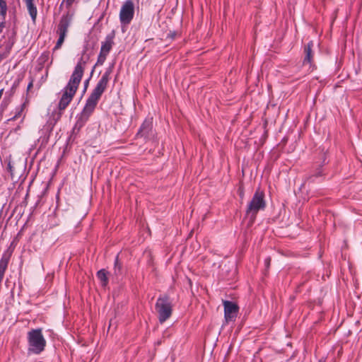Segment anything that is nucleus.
<instances>
[{
  "mask_svg": "<svg viewBox=\"0 0 362 362\" xmlns=\"http://www.w3.org/2000/svg\"><path fill=\"white\" fill-rule=\"evenodd\" d=\"M118 268V270L119 271L120 267L118 265V258L117 257L115 262V269L116 270Z\"/></svg>",
  "mask_w": 362,
  "mask_h": 362,
  "instance_id": "nucleus-20",
  "label": "nucleus"
},
{
  "mask_svg": "<svg viewBox=\"0 0 362 362\" xmlns=\"http://www.w3.org/2000/svg\"><path fill=\"white\" fill-rule=\"evenodd\" d=\"M69 26V22L68 19L66 18H62L58 25L57 33L66 35Z\"/></svg>",
  "mask_w": 362,
  "mask_h": 362,
  "instance_id": "nucleus-11",
  "label": "nucleus"
},
{
  "mask_svg": "<svg viewBox=\"0 0 362 362\" xmlns=\"http://www.w3.org/2000/svg\"><path fill=\"white\" fill-rule=\"evenodd\" d=\"M58 34H59V39L57 42L55 47L53 49L54 51L59 49L61 47L62 45L63 44V42L64 41L65 37H66V35L61 34V33H58Z\"/></svg>",
  "mask_w": 362,
  "mask_h": 362,
  "instance_id": "nucleus-15",
  "label": "nucleus"
},
{
  "mask_svg": "<svg viewBox=\"0 0 362 362\" xmlns=\"http://www.w3.org/2000/svg\"><path fill=\"white\" fill-rule=\"evenodd\" d=\"M134 15V4L132 0H127L121 7L119 12V21L123 25L131 23Z\"/></svg>",
  "mask_w": 362,
  "mask_h": 362,
  "instance_id": "nucleus-6",
  "label": "nucleus"
},
{
  "mask_svg": "<svg viewBox=\"0 0 362 362\" xmlns=\"http://www.w3.org/2000/svg\"><path fill=\"white\" fill-rule=\"evenodd\" d=\"M88 83V81H86V83H85V86H87Z\"/></svg>",
  "mask_w": 362,
  "mask_h": 362,
  "instance_id": "nucleus-23",
  "label": "nucleus"
},
{
  "mask_svg": "<svg viewBox=\"0 0 362 362\" xmlns=\"http://www.w3.org/2000/svg\"><path fill=\"white\" fill-rule=\"evenodd\" d=\"M75 0H63V3H65L67 6H70L73 4Z\"/></svg>",
  "mask_w": 362,
  "mask_h": 362,
  "instance_id": "nucleus-19",
  "label": "nucleus"
},
{
  "mask_svg": "<svg viewBox=\"0 0 362 362\" xmlns=\"http://www.w3.org/2000/svg\"><path fill=\"white\" fill-rule=\"evenodd\" d=\"M319 362H322V360L319 361Z\"/></svg>",
  "mask_w": 362,
  "mask_h": 362,
  "instance_id": "nucleus-24",
  "label": "nucleus"
},
{
  "mask_svg": "<svg viewBox=\"0 0 362 362\" xmlns=\"http://www.w3.org/2000/svg\"><path fill=\"white\" fill-rule=\"evenodd\" d=\"M223 305L226 322H230L235 321L238 313V306L235 303L228 300L223 301Z\"/></svg>",
  "mask_w": 362,
  "mask_h": 362,
  "instance_id": "nucleus-7",
  "label": "nucleus"
},
{
  "mask_svg": "<svg viewBox=\"0 0 362 362\" xmlns=\"http://www.w3.org/2000/svg\"><path fill=\"white\" fill-rule=\"evenodd\" d=\"M313 47V42L312 41L309 42L308 45L305 47L304 52L305 54L303 64L306 63L310 64L312 59V47Z\"/></svg>",
  "mask_w": 362,
  "mask_h": 362,
  "instance_id": "nucleus-10",
  "label": "nucleus"
},
{
  "mask_svg": "<svg viewBox=\"0 0 362 362\" xmlns=\"http://www.w3.org/2000/svg\"><path fill=\"white\" fill-rule=\"evenodd\" d=\"M61 115L62 113L59 112L57 114V118L54 119V121H50V122H48V124L49 126L50 127V129H52L53 128V127L54 126V124H56V122H57V120L60 118L61 117Z\"/></svg>",
  "mask_w": 362,
  "mask_h": 362,
  "instance_id": "nucleus-17",
  "label": "nucleus"
},
{
  "mask_svg": "<svg viewBox=\"0 0 362 362\" xmlns=\"http://www.w3.org/2000/svg\"><path fill=\"white\" fill-rule=\"evenodd\" d=\"M4 27H5V18L0 17V33H1Z\"/></svg>",
  "mask_w": 362,
  "mask_h": 362,
  "instance_id": "nucleus-18",
  "label": "nucleus"
},
{
  "mask_svg": "<svg viewBox=\"0 0 362 362\" xmlns=\"http://www.w3.org/2000/svg\"><path fill=\"white\" fill-rule=\"evenodd\" d=\"M107 56V54L100 52V54L98 57V60H97L96 64L97 65H103L106 59Z\"/></svg>",
  "mask_w": 362,
  "mask_h": 362,
  "instance_id": "nucleus-16",
  "label": "nucleus"
},
{
  "mask_svg": "<svg viewBox=\"0 0 362 362\" xmlns=\"http://www.w3.org/2000/svg\"><path fill=\"white\" fill-rule=\"evenodd\" d=\"M7 4L4 0H0V17L6 18Z\"/></svg>",
  "mask_w": 362,
  "mask_h": 362,
  "instance_id": "nucleus-14",
  "label": "nucleus"
},
{
  "mask_svg": "<svg viewBox=\"0 0 362 362\" xmlns=\"http://www.w3.org/2000/svg\"><path fill=\"white\" fill-rule=\"evenodd\" d=\"M151 122L149 120H146L141 125L140 128L139 133L142 134V135H145L148 133L150 127H151Z\"/></svg>",
  "mask_w": 362,
  "mask_h": 362,
  "instance_id": "nucleus-13",
  "label": "nucleus"
},
{
  "mask_svg": "<svg viewBox=\"0 0 362 362\" xmlns=\"http://www.w3.org/2000/svg\"><path fill=\"white\" fill-rule=\"evenodd\" d=\"M156 310L160 323L166 321L172 314V304L168 296H160L156 303Z\"/></svg>",
  "mask_w": 362,
  "mask_h": 362,
  "instance_id": "nucleus-5",
  "label": "nucleus"
},
{
  "mask_svg": "<svg viewBox=\"0 0 362 362\" xmlns=\"http://www.w3.org/2000/svg\"><path fill=\"white\" fill-rule=\"evenodd\" d=\"M32 86H33V83H30L28 84V89H29V88H30L32 87Z\"/></svg>",
  "mask_w": 362,
  "mask_h": 362,
  "instance_id": "nucleus-22",
  "label": "nucleus"
},
{
  "mask_svg": "<svg viewBox=\"0 0 362 362\" xmlns=\"http://www.w3.org/2000/svg\"><path fill=\"white\" fill-rule=\"evenodd\" d=\"M84 64L81 59L75 66L67 85L62 90V95L58 105L60 111L65 110L72 100L83 75Z\"/></svg>",
  "mask_w": 362,
  "mask_h": 362,
  "instance_id": "nucleus-2",
  "label": "nucleus"
},
{
  "mask_svg": "<svg viewBox=\"0 0 362 362\" xmlns=\"http://www.w3.org/2000/svg\"><path fill=\"white\" fill-rule=\"evenodd\" d=\"M269 262H270V259H266V260H265V263H266L267 266H269Z\"/></svg>",
  "mask_w": 362,
  "mask_h": 362,
  "instance_id": "nucleus-21",
  "label": "nucleus"
},
{
  "mask_svg": "<svg viewBox=\"0 0 362 362\" xmlns=\"http://www.w3.org/2000/svg\"><path fill=\"white\" fill-rule=\"evenodd\" d=\"M97 276L100 281L101 285L105 286L108 283V279L107 276V272L105 269H101L98 272Z\"/></svg>",
  "mask_w": 362,
  "mask_h": 362,
  "instance_id": "nucleus-12",
  "label": "nucleus"
},
{
  "mask_svg": "<svg viewBox=\"0 0 362 362\" xmlns=\"http://www.w3.org/2000/svg\"><path fill=\"white\" fill-rule=\"evenodd\" d=\"M28 353L40 354L42 352L46 346V340L44 338L42 329H32L28 332Z\"/></svg>",
  "mask_w": 362,
  "mask_h": 362,
  "instance_id": "nucleus-3",
  "label": "nucleus"
},
{
  "mask_svg": "<svg viewBox=\"0 0 362 362\" xmlns=\"http://www.w3.org/2000/svg\"><path fill=\"white\" fill-rule=\"evenodd\" d=\"M111 71V69H107L98 81L96 86L92 91L90 96L88 98L83 110L76 117L77 120L75 124V129H80L88 122L89 117L93 112L101 95L106 90L107 83L110 80V75Z\"/></svg>",
  "mask_w": 362,
  "mask_h": 362,
  "instance_id": "nucleus-1",
  "label": "nucleus"
},
{
  "mask_svg": "<svg viewBox=\"0 0 362 362\" xmlns=\"http://www.w3.org/2000/svg\"><path fill=\"white\" fill-rule=\"evenodd\" d=\"M23 1L26 5L27 9L33 21L35 22L36 20L37 11V8L33 3V0H23Z\"/></svg>",
  "mask_w": 362,
  "mask_h": 362,
  "instance_id": "nucleus-9",
  "label": "nucleus"
},
{
  "mask_svg": "<svg viewBox=\"0 0 362 362\" xmlns=\"http://www.w3.org/2000/svg\"><path fill=\"white\" fill-rule=\"evenodd\" d=\"M114 37L115 34L112 33L110 35H107L105 37V41L102 42L100 51V52H102L103 54H107L110 53L112 45H114Z\"/></svg>",
  "mask_w": 362,
  "mask_h": 362,
  "instance_id": "nucleus-8",
  "label": "nucleus"
},
{
  "mask_svg": "<svg viewBox=\"0 0 362 362\" xmlns=\"http://www.w3.org/2000/svg\"><path fill=\"white\" fill-rule=\"evenodd\" d=\"M265 206L264 194L262 191L257 189L247 205L246 214L247 216L255 218L257 212L259 210L264 209Z\"/></svg>",
  "mask_w": 362,
  "mask_h": 362,
  "instance_id": "nucleus-4",
  "label": "nucleus"
}]
</instances>
